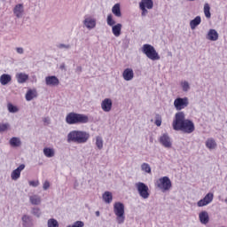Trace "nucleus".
I'll list each match as a JSON object with an SVG mask.
<instances>
[{"label":"nucleus","instance_id":"obj_1","mask_svg":"<svg viewBox=\"0 0 227 227\" xmlns=\"http://www.w3.org/2000/svg\"><path fill=\"white\" fill-rule=\"evenodd\" d=\"M172 127L174 130H180L184 134H192L196 129L192 121L185 119V113L184 112H177L175 114Z\"/></svg>","mask_w":227,"mask_h":227},{"label":"nucleus","instance_id":"obj_2","mask_svg":"<svg viewBox=\"0 0 227 227\" xmlns=\"http://www.w3.org/2000/svg\"><path fill=\"white\" fill-rule=\"evenodd\" d=\"M90 139V133L82 130H72L67 134V143L84 145Z\"/></svg>","mask_w":227,"mask_h":227},{"label":"nucleus","instance_id":"obj_3","mask_svg":"<svg viewBox=\"0 0 227 227\" xmlns=\"http://www.w3.org/2000/svg\"><path fill=\"white\" fill-rule=\"evenodd\" d=\"M90 118L86 114L71 112L66 116L67 125H78L79 123H88Z\"/></svg>","mask_w":227,"mask_h":227},{"label":"nucleus","instance_id":"obj_4","mask_svg":"<svg viewBox=\"0 0 227 227\" xmlns=\"http://www.w3.org/2000/svg\"><path fill=\"white\" fill-rule=\"evenodd\" d=\"M114 214L116 215V222L118 224L125 223V205L121 202H115L114 204Z\"/></svg>","mask_w":227,"mask_h":227},{"label":"nucleus","instance_id":"obj_5","mask_svg":"<svg viewBox=\"0 0 227 227\" xmlns=\"http://www.w3.org/2000/svg\"><path fill=\"white\" fill-rule=\"evenodd\" d=\"M142 52L152 61H159L160 59V56H159L155 48L151 44H144L142 46Z\"/></svg>","mask_w":227,"mask_h":227},{"label":"nucleus","instance_id":"obj_6","mask_svg":"<svg viewBox=\"0 0 227 227\" xmlns=\"http://www.w3.org/2000/svg\"><path fill=\"white\" fill-rule=\"evenodd\" d=\"M156 187L161 191V192H167V191H170L173 184H171V179L168 176H163L158 179L155 183Z\"/></svg>","mask_w":227,"mask_h":227},{"label":"nucleus","instance_id":"obj_7","mask_svg":"<svg viewBox=\"0 0 227 227\" xmlns=\"http://www.w3.org/2000/svg\"><path fill=\"white\" fill-rule=\"evenodd\" d=\"M135 187L140 198H143V200H148L150 198V189L148 188V185H146L145 183L138 182L135 184Z\"/></svg>","mask_w":227,"mask_h":227},{"label":"nucleus","instance_id":"obj_8","mask_svg":"<svg viewBox=\"0 0 227 227\" xmlns=\"http://www.w3.org/2000/svg\"><path fill=\"white\" fill-rule=\"evenodd\" d=\"M139 8L141 10V16L146 17L148 15V10L153 9V0H141L139 3Z\"/></svg>","mask_w":227,"mask_h":227},{"label":"nucleus","instance_id":"obj_9","mask_svg":"<svg viewBox=\"0 0 227 227\" xmlns=\"http://www.w3.org/2000/svg\"><path fill=\"white\" fill-rule=\"evenodd\" d=\"M189 106V98H177L174 100V107L176 111H182Z\"/></svg>","mask_w":227,"mask_h":227},{"label":"nucleus","instance_id":"obj_10","mask_svg":"<svg viewBox=\"0 0 227 227\" xmlns=\"http://www.w3.org/2000/svg\"><path fill=\"white\" fill-rule=\"evenodd\" d=\"M84 27L91 31L97 27V20L91 16H85L82 21Z\"/></svg>","mask_w":227,"mask_h":227},{"label":"nucleus","instance_id":"obj_11","mask_svg":"<svg viewBox=\"0 0 227 227\" xmlns=\"http://www.w3.org/2000/svg\"><path fill=\"white\" fill-rule=\"evenodd\" d=\"M212 201H214V193L208 192L207 194L205 195L203 199L200 200L197 202V207H207V205H210Z\"/></svg>","mask_w":227,"mask_h":227},{"label":"nucleus","instance_id":"obj_12","mask_svg":"<svg viewBox=\"0 0 227 227\" xmlns=\"http://www.w3.org/2000/svg\"><path fill=\"white\" fill-rule=\"evenodd\" d=\"M159 141L160 145L164 146V148H171V146H173V143L171 142V137H169V135H168V133L162 134L160 137Z\"/></svg>","mask_w":227,"mask_h":227},{"label":"nucleus","instance_id":"obj_13","mask_svg":"<svg viewBox=\"0 0 227 227\" xmlns=\"http://www.w3.org/2000/svg\"><path fill=\"white\" fill-rule=\"evenodd\" d=\"M24 169H26V165L20 164L16 169H14L11 173L12 180H14V182H17V180H19V178H20V174L22 173V171H24Z\"/></svg>","mask_w":227,"mask_h":227},{"label":"nucleus","instance_id":"obj_14","mask_svg":"<svg viewBox=\"0 0 227 227\" xmlns=\"http://www.w3.org/2000/svg\"><path fill=\"white\" fill-rule=\"evenodd\" d=\"M101 109L105 113H110V111L113 109V100L111 98H105L101 102Z\"/></svg>","mask_w":227,"mask_h":227},{"label":"nucleus","instance_id":"obj_15","mask_svg":"<svg viewBox=\"0 0 227 227\" xmlns=\"http://www.w3.org/2000/svg\"><path fill=\"white\" fill-rule=\"evenodd\" d=\"M13 13L17 19H22L24 16V4H18L13 8Z\"/></svg>","mask_w":227,"mask_h":227},{"label":"nucleus","instance_id":"obj_16","mask_svg":"<svg viewBox=\"0 0 227 227\" xmlns=\"http://www.w3.org/2000/svg\"><path fill=\"white\" fill-rule=\"evenodd\" d=\"M46 86H59V79L54 75L45 77Z\"/></svg>","mask_w":227,"mask_h":227},{"label":"nucleus","instance_id":"obj_17","mask_svg":"<svg viewBox=\"0 0 227 227\" xmlns=\"http://www.w3.org/2000/svg\"><path fill=\"white\" fill-rule=\"evenodd\" d=\"M206 38L207 40H210V42H217L219 40V33L215 29H209Z\"/></svg>","mask_w":227,"mask_h":227},{"label":"nucleus","instance_id":"obj_18","mask_svg":"<svg viewBox=\"0 0 227 227\" xmlns=\"http://www.w3.org/2000/svg\"><path fill=\"white\" fill-rule=\"evenodd\" d=\"M122 78L124 81H132V79H134V70L130 67L124 69L122 72Z\"/></svg>","mask_w":227,"mask_h":227},{"label":"nucleus","instance_id":"obj_19","mask_svg":"<svg viewBox=\"0 0 227 227\" xmlns=\"http://www.w3.org/2000/svg\"><path fill=\"white\" fill-rule=\"evenodd\" d=\"M199 220L201 224H208V223H210V216L208 215V212L201 211L199 214Z\"/></svg>","mask_w":227,"mask_h":227},{"label":"nucleus","instance_id":"obj_20","mask_svg":"<svg viewBox=\"0 0 227 227\" xmlns=\"http://www.w3.org/2000/svg\"><path fill=\"white\" fill-rule=\"evenodd\" d=\"M9 145H10L12 148H19L20 146H22V141L20 140V137H12V138L10 139Z\"/></svg>","mask_w":227,"mask_h":227},{"label":"nucleus","instance_id":"obj_21","mask_svg":"<svg viewBox=\"0 0 227 227\" xmlns=\"http://www.w3.org/2000/svg\"><path fill=\"white\" fill-rule=\"evenodd\" d=\"M43 155H45L48 159H52L54 155H56V150L52 147H44L43 150Z\"/></svg>","mask_w":227,"mask_h":227},{"label":"nucleus","instance_id":"obj_22","mask_svg":"<svg viewBox=\"0 0 227 227\" xmlns=\"http://www.w3.org/2000/svg\"><path fill=\"white\" fill-rule=\"evenodd\" d=\"M16 79L19 82V84H24L27 79H29V75L26 73H18L16 74Z\"/></svg>","mask_w":227,"mask_h":227},{"label":"nucleus","instance_id":"obj_23","mask_svg":"<svg viewBox=\"0 0 227 227\" xmlns=\"http://www.w3.org/2000/svg\"><path fill=\"white\" fill-rule=\"evenodd\" d=\"M9 82H12V75L4 74L0 76V84H2V86H6Z\"/></svg>","mask_w":227,"mask_h":227},{"label":"nucleus","instance_id":"obj_24","mask_svg":"<svg viewBox=\"0 0 227 227\" xmlns=\"http://www.w3.org/2000/svg\"><path fill=\"white\" fill-rule=\"evenodd\" d=\"M36 97H38L36 90H28L26 94V100L27 102H31V100H33V98H36Z\"/></svg>","mask_w":227,"mask_h":227},{"label":"nucleus","instance_id":"obj_25","mask_svg":"<svg viewBox=\"0 0 227 227\" xmlns=\"http://www.w3.org/2000/svg\"><path fill=\"white\" fill-rule=\"evenodd\" d=\"M200 24H201V17L197 16V17H195V19H193L190 21V27H191V29L194 30Z\"/></svg>","mask_w":227,"mask_h":227},{"label":"nucleus","instance_id":"obj_26","mask_svg":"<svg viewBox=\"0 0 227 227\" xmlns=\"http://www.w3.org/2000/svg\"><path fill=\"white\" fill-rule=\"evenodd\" d=\"M102 198L105 203L107 205L113 202V193L111 192H105L102 195Z\"/></svg>","mask_w":227,"mask_h":227},{"label":"nucleus","instance_id":"obj_27","mask_svg":"<svg viewBox=\"0 0 227 227\" xmlns=\"http://www.w3.org/2000/svg\"><path fill=\"white\" fill-rule=\"evenodd\" d=\"M206 146L208 150H215V148H217V143H215L214 138H207L206 141Z\"/></svg>","mask_w":227,"mask_h":227},{"label":"nucleus","instance_id":"obj_28","mask_svg":"<svg viewBox=\"0 0 227 227\" xmlns=\"http://www.w3.org/2000/svg\"><path fill=\"white\" fill-rule=\"evenodd\" d=\"M121 24L118 23L116 25H114V27H112V33L113 35H114L115 36H120V35H121Z\"/></svg>","mask_w":227,"mask_h":227},{"label":"nucleus","instance_id":"obj_29","mask_svg":"<svg viewBox=\"0 0 227 227\" xmlns=\"http://www.w3.org/2000/svg\"><path fill=\"white\" fill-rule=\"evenodd\" d=\"M112 13H114V15L115 17H121V9L120 8V4H115L113 7H112Z\"/></svg>","mask_w":227,"mask_h":227},{"label":"nucleus","instance_id":"obj_30","mask_svg":"<svg viewBox=\"0 0 227 227\" xmlns=\"http://www.w3.org/2000/svg\"><path fill=\"white\" fill-rule=\"evenodd\" d=\"M29 201L32 205H40L42 203V198L38 195H32L29 197Z\"/></svg>","mask_w":227,"mask_h":227},{"label":"nucleus","instance_id":"obj_31","mask_svg":"<svg viewBox=\"0 0 227 227\" xmlns=\"http://www.w3.org/2000/svg\"><path fill=\"white\" fill-rule=\"evenodd\" d=\"M96 146L98 150H102V148H104V138H102V137H96Z\"/></svg>","mask_w":227,"mask_h":227},{"label":"nucleus","instance_id":"obj_32","mask_svg":"<svg viewBox=\"0 0 227 227\" xmlns=\"http://www.w3.org/2000/svg\"><path fill=\"white\" fill-rule=\"evenodd\" d=\"M140 168H141V171H144V173H147V175L152 174V167H150V164L142 163Z\"/></svg>","mask_w":227,"mask_h":227},{"label":"nucleus","instance_id":"obj_33","mask_svg":"<svg viewBox=\"0 0 227 227\" xmlns=\"http://www.w3.org/2000/svg\"><path fill=\"white\" fill-rule=\"evenodd\" d=\"M204 15L207 19H210L212 14L210 13V4H204Z\"/></svg>","mask_w":227,"mask_h":227},{"label":"nucleus","instance_id":"obj_34","mask_svg":"<svg viewBox=\"0 0 227 227\" xmlns=\"http://www.w3.org/2000/svg\"><path fill=\"white\" fill-rule=\"evenodd\" d=\"M48 227H59V223H58V220L54 218H51L48 220Z\"/></svg>","mask_w":227,"mask_h":227},{"label":"nucleus","instance_id":"obj_35","mask_svg":"<svg viewBox=\"0 0 227 227\" xmlns=\"http://www.w3.org/2000/svg\"><path fill=\"white\" fill-rule=\"evenodd\" d=\"M106 23L111 27H113L114 26V24H116V21L113 19V14H108L107 15Z\"/></svg>","mask_w":227,"mask_h":227},{"label":"nucleus","instance_id":"obj_36","mask_svg":"<svg viewBox=\"0 0 227 227\" xmlns=\"http://www.w3.org/2000/svg\"><path fill=\"white\" fill-rule=\"evenodd\" d=\"M181 87H182V90L183 91H189V90H191V85L189 84V82L187 81H183L181 82Z\"/></svg>","mask_w":227,"mask_h":227},{"label":"nucleus","instance_id":"obj_37","mask_svg":"<svg viewBox=\"0 0 227 227\" xmlns=\"http://www.w3.org/2000/svg\"><path fill=\"white\" fill-rule=\"evenodd\" d=\"M7 109H8L9 113H13V114L19 113V108L11 103H9L7 105Z\"/></svg>","mask_w":227,"mask_h":227},{"label":"nucleus","instance_id":"obj_38","mask_svg":"<svg viewBox=\"0 0 227 227\" xmlns=\"http://www.w3.org/2000/svg\"><path fill=\"white\" fill-rule=\"evenodd\" d=\"M67 227H84V222L76 221L73 224H69Z\"/></svg>","mask_w":227,"mask_h":227},{"label":"nucleus","instance_id":"obj_39","mask_svg":"<svg viewBox=\"0 0 227 227\" xmlns=\"http://www.w3.org/2000/svg\"><path fill=\"white\" fill-rule=\"evenodd\" d=\"M32 214L33 215H35V217H41L42 215V211L38 207H34L32 209Z\"/></svg>","mask_w":227,"mask_h":227},{"label":"nucleus","instance_id":"obj_40","mask_svg":"<svg viewBox=\"0 0 227 227\" xmlns=\"http://www.w3.org/2000/svg\"><path fill=\"white\" fill-rule=\"evenodd\" d=\"M58 49H64L65 51H68L72 49V45L70 44H65V43H60L57 45Z\"/></svg>","mask_w":227,"mask_h":227},{"label":"nucleus","instance_id":"obj_41","mask_svg":"<svg viewBox=\"0 0 227 227\" xmlns=\"http://www.w3.org/2000/svg\"><path fill=\"white\" fill-rule=\"evenodd\" d=\"M8 127H10V124L8 123L0 124V132H4L5 130H8Z\"/></svg>","mask_w":227,"mask_h":227},{"label":"nucleus","instance_id":"obj_42","mask_svg":"<svg viewBox=\"0 0 227 227\" xmlns=\"http://www.w3.org/2000/svg\"><path fill=\"white\" fill-rule=\"evenodd\" d=\"M154 123L157 127H160V125H162V118H160V116L157 115Z\"/></svg>","mask_w":227,"mask_h":227},{"label":"nucleus","instance_id":"obj_43","mask_svg":"<svg viewBox=\"0 0 227 227\" xmlns=\"http://www.w3.org/2000/svg\"><path fill=\"white\" fill-rule=\"evenodd\" d=\"M29 185L31 187H38V185H40V182L39 181H29Z\"/></svg>","mask_w":227,"mask_h":227},{"label":"nucleus","instance_id":"obj_44","mask_svg":"<svg viewBox=\"0 0 227 227\" xmlns=\"http://www.w3.org/2000/svg\"><path fill=\"white\" fill-rule=\"evenodd\" d=\"M51 187V183L49 181H45L43 184V191H47Z\"/></svg>","mask_w":227,"mask_h":227},{"label":"nucleus","instance_id":"obj_45","mask_svg":"<svg viewBox=\"0 0 227 227\" xmlns=\"http://www.w3.org/2000/svg\"><path fill=\"white\" fill-rule=\"evenodd\" d=\"M82 72V67L77 66L75 69V73L78 74V75H81Z\"/></svg>","mask_w":227,"mask_h":227},{"label":"nucleus","instance_id":"obj_46","mask_svg":"<svg viewBox=\"0 0 227 227\" xmlns=\"http://www.w3.org/2000/svg\"><path fill=\"white\" fill-rule=\"evenodd\" d=\"M43 123H45L46 125H50V124H51V118H49V117H44V118L43 119Z\"/></svg>","mask_w":227,"mask_h":227},{"label":"nucleus","instance_id":"obj_47","mask_svg":"<svg viewBox=\"0 0 227 227\" xmlns=\"http://www.w3.org/2000/svg\"><path fill=\"white\" fill-rule=\"evenodd\" d=\"M16 52H18V54H24V48L22 47L16 48Z\"/></svg>","mask_w":227,"mask_h":227},{"label":"nucleus","instance_id":"obj_48","mask_svg":"<svg viewBox=\"0 0 227 227\" xmlns=\"http://www.w3.org/2000/svg\"><path fill=\"white\" fill-rule=\"evenodd\" d=\"M22 221H23V223H27V221H29V216H27V215H23Z\"/></svg>","mask_w":227,"mask_h":227},{"label":"nucleus","instance_id":"obj_49","mask_svg":"<svg viewBox=\"0 0 227 227\" xmlns=\"http://www.w3.org/2000/svg\"><path fill=\"white\" fill-rule=\"evenodd\" d=\"M60 70H66L65 63L60 65Z\"/></svg>","mask_w":227,"mask_h":227},{"label":"nucleus","instance_id":"obj_50","mask_svg":"<svg viewBox=\"0 0 227 227\" xmlns=\"http://www.w3.org/2000/svg\"><path fill=\"white\" fill-rule=\"evenodd\" d=\"M95 214H96L97 217H100V211H96Z\"/></svg>","mask_w":227,"mask_h":227}]
</instances>
